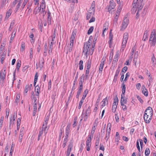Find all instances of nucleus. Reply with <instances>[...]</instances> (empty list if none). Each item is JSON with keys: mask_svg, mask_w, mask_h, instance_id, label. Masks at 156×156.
<instances>
[{"mask_svg": "<svg viewBox=\"0 0 156 156\" xmlns=\"http://www.w3.org/2000/svg\"><path fill=\"white\" fill-rule=\"evenodd\" d=\"M12 12V9H9L7 12L6 13V16L9 17L11 15Z\"/></svg>", "mask_w": 156, "mask_h": 156, "instance_id": "nucleus-42", "label": "nucleus"}, {"mask_svg": "<svg viewBox=\"0 0 156 156\" xmlns=\"http://www.w3.org/2000/svg\"><path fill=\"white\" fill-rule=\"evenodd\" d=\"M77 117H75L74 119V123L73 124V127H75L77 125Z\"/></svg>", "mask_w": 156, "mask_h": 156, "instance_id": "nucleus-40", "label": "nucleus"}, {"mask_svg": "<svg viewBox=\"0 0 156 156\" xmlns=\"http://www.w3.org/2000/svg\"><path fill=\"white\" fill-rule=\"evenodd\" d=\"M44 63V59L43 58H42L41 59H40L39 60V64L40 65V67H43Z\"/></svg>", "mask_w": 156, "mask_h": 156, "instance_id": "nucleus-22", "label": "nucleus"}, {"mask_svg": "<svg viewBox=\"0 0 156 156\" xmlns=\"http://www.w3.org/2000/svg\"><path fill=\"white\" fill-rule=\"evenodd\" d=\"M84 94L83 95L82 98L83 99H85L88 93V90L87 89L85 90L84 91Z\"/></svg>", "mask_w": 156, "mask_h": 156, "instance_id": "nucleus-36", "label": "nucleus"}, {"mask_svg": "<svg viewBox=\"0 0 156 156\" xmlns=\"http://www.w3.org/2000/svg\"><path fill=\"white\" fill-rule=\"evenodd\" d=\"M109 3L110 5H109L110 7V6L112 9H114L116 6V4L114 1L112 0Z\"/></svg>", "mask_w": 156, "mask_h": 156, "instance_id": "nucleus-19", "label": "nucleus"}, {"mask_svg": "<svg viewBox=\"0 0 156 156\" xmlns=\"http://www.w3.org/2000/svg\"><path fill=\"white\" fill-rule=\"evenodd\" d=\"M125 94H121V104H126L127 102V99L125 98Z\"/></svg>", "mask_w": 156, "mask_h": 156, "instance_id": "nucleus-9", "label": "nucleus"}, {"mask_svg": "<svg viewBox=\"0 0 156 156\" xmlns=\"http://www.w3.org/2000/svg\"><path fill=\"white\" fill-rule=\"evenodd\" d=\"M138 56V54H136V53L135 55V56H134V58L133 59V62H134V63L135 65H136V63L137 62Z\"/></svg>", "mask_w": 156, "mask_h": 156, "instance_id": "nucleus-37", "label": "nucleus"}, {"mask_svg": "<svg viewBox=\"0 0 156 156\" xmlns=\"http://www.w3.org/2000/svg\"><path fill=\"white\" fill-rule=\"evenodd\" d=\"M118 101H119V100H118V98L117 97V96H116L115 97V98L114 99L113 103H118Z\"/></svg>", "mask_w": 156, "mask_h": 156, "instance_id": "nucleus-56", "label": "nucleus"}, {"mask_svg": "<svg viewBox=\"0 0 156 156\" xmlns=\"http://www.w3.org/2000/svg\"><path fill=\"white\" fill-rule=\"evenodd\" d=\"M51 13L49 11H48V12L47 15H48V25H50L51 23V20L52 17L51 15Z\"/></svg>", "mask_w": 156, "mask_h": 156, "instance_id": "nucleus-11", "label": "nucleus"}, {"mask_svg": "<svg viewBox=\"0 0 156 156\" xmlns=\"http://www.w3.org/2000/svg\"><path fill=\"white\" fill-rule=\"evenodd\" d=\"M8 149H9V146H6L5 147V149L4 152L5 153V155H6V154H7L8 152Z\"/></svg>", "mask_w": 156, "mask_h": 156, "instance_id": "nucleus-60", "label": "nucleus"}, {"mask_svg": "<svg viewBox=\"0 0 156 156\" xmlns=\"http://www.w3.org/2000/svg\"><path fill=\"white\" fill-rule=\"evenodd\" d=\"M91 141L90 140H87L86 142V146L87 151H89L90 150V147L91 146Z\"/></svg>", "mask_w": 156, "mask_h": 156, "instance_id": "nucleus-10", "label": "nucleus"}, {"mask_svg": "<svg viewBox=\"0 0 156 156\" xmlns=\"http://www.w3.org/2000/svg\"><path fill=\"white\" fill-rule=\"evenodd\" d=\"M6 72L5 70H2L0 73V80L2 79L4 80L5 78Z\"/></svg>", "mask_w": 156, "mask_h": 156, "instance_id": "nucleus-7", "label": "nucleus"}, {"mask_svg": "<svg viewBox=\"0 0 156 156\" xmlns=\"http://www.w3.org/2000/svg\"><path fill=\"white\" fill-rule=\"evenodd\" d=\"M147 114L146 115L145 114L144 115V119L146 123H150L151 120L152 118V117L147 116Z\"/></svg>", "mask_w": 156, "mask_h": 156, "instance_id": "nucleus-8", "label": "nucleus"}, {"mask_svg": "<svg viewBox=\"0 0 156 156\" xmlns=\"http://www.w3.org/2000/svg\"><path fill=\"white\" fill-rule=\"evenodd\" d=\"M128 37V33H126L124 34V36L122 40V42L124 44L126 43Z\"/></svg>", "mask_w": 156, "mask_h": 156, "instance_id": "nucleus-13", "label": "nucleus"}, {"mask_svg": "<svg viewBox=\"0 0 156 156\" xmlns=\"http://www.w3.org/2000/svg\"><path fill=\"white\" fill-rule=\"evenodd\" d=\"M89 73V69H87L86 70V73L85 76H86V79H87L88 77V75Z\"/></svg>", "mask_w": 156, "mask_h": 156, "instance_id": "nucleus-48", "label": "nucleus"}, {"mask_svg": "<svg viewBox=\"0 0 156 156\" xmlns=\"http://www.w3.org/2000/svg\"><path fill=\"white\" fill-rule=\"evenodd\" d=\"M91 46L90 45H87V44H86V43H84L83 52H85V55H87L89 54V53L90 51Z\"/></svg>", "mask_w": 156, "mask_h": 156, "instance_id": "nucleus-2", "label": "nucleus"}, {"mask_svg": "<svg viewBox=\"0 0 156 156\" xmlns=\"http://www.w3.org/2000/svg\"><path fill=\"white\" fill-rule=\"evenodd\" d=\"M143 93L144 94L145 96H147L148 95V92L147 89L142 90Z\"/></svg>", "mask_w": 156, "mask_h": 156, "instance_id": "nucleus-32", "label": "nucleus"}, {"mask_svg": "<svg viewBox=\"0 0 156 156\" xmlns=\"http://www.w3.org/2000/svg\"><path fill=\"white\" fill-rule=\"evenodd\" d=\"M120 70L119 69H117L115 73V75L114 76V79H116L120 72Z\"/></svg>", "mask_w": 156, "mask_h": 156, "instance_id": "nucleus-44", "label": "nucleus"}, {"mask_svg": "<svg viewBox=\"0 0 156 156\" xmlns=\"http://www.w3.org/2000/svg\"><path fill=\"white\" fill-rule=\"evenodd\" d=\"M128 23L129 20L127 18V17H126L124 18L121 30H125L127 27Z\"/></svg>", "mask_w": 156, "mask_h": 156, "instance_id": "nucleus-3", "label": "nucleus"}, {"mask_svg": "<svg viewBox=\"0 0 156 156\" xmlns=\"http://www.w3.org/2000/svg\"><path fill=\"white\" fill-rule=\"evenodd\" d=\"M128 69V67L127 66H125L124 67L122 71V72L125 73Z\"/></svg>", "mask_w": 156, "mask_h": 156, "instance_id": "nucleus-57", "label": "nucleus"}, {"mask_svg": "<svg viewBox=\"0 0 156 156\" xmlns=\"http://www.w3.org/2000/svg\"><path fill=\"white\" fill-rule=\"evenodd\" d=\"M70 126L69 125L67 126L66 130V134H69L70 132Z\"/></svg>", "mask_w": 156, "mask_h": 156, "instance_id": "nucleus-38", "label": "nucleus"}, {"mask_svg": "<svg viewBox=\"0 0 156 156\" xmlns=\"http://www.w3.org/2000/svg\"><path fill=\"white\" fill-rule=\"evenodd\" d=\"M18 2V0H15L11 4V8H13V7H14Z\"/></svg>", "mask_w": 156, "mask_h": 156, "instance_id": "nucleus-45", "label": "nucleus"}, {"mask_svg": "<svg viewBox=\"0 0 156 156\" xmlns=\"http://www.w3.org/2000/svg\"><path fill=\"white\" fill-rule=\"evenodd\" d=\"M54 43V42H51V43L50 44H49L48 45L49 47V49L48 50V54L50 55L52 52L53 45Z\"/></svg>", "mask_w": 156, "mask_h": 156, "instance_id": "nucleus-14", "label": "nucleus"}, {"mask_svg": "<svg viewBox=\"0 0 156 156\" xmlns=\"http://www.w3.org/2000/svg\"><path fill=\"white\" fill-rule=\"evenodd\" d=\"M119 56V54L118 53H117L116 55H115L114 59L113 60V61L115 62H117L118 61Z\"/></svg>", "mask_w": 156, "mask_h": 156, "instance_id": "nucleus-28", "label": "nucleus"}, {"mask_svg": "<svg viewBox=\"0 0 156 156\" xmlns=\"http://www.w3.org/2000/svg\"><path fill=\"white\" fill-rule=\"evenodd\" d=\"M119 17V15H118V14H116L115 16V17L114 19V22H117Z\"/></svg>", "mask_w": 156, "mask_h": 156, "instance_id": "nucleus-55", "label": "nucleus"}, {"mask_svg": "<svg viewBox=\"0 0 156 156\" xmlns=\"http://www.w3.org/2000/svg\"><path fill=\"white\" fill-rule=\"evenodd\" d=\"M15 145L13 144H12L11 145V148L10 151V156H12V153L13 152V149Z\"/></svg>", "mask_w": 156, "mask_h": 156, "instance_id": "nucleus-33", "label": "nucleus"}, {"mask_svg": "<svg viewBox=\"0 0 156 156\" xmlns=\"http://www.w3.org/2000/svg\"><path fill=\"white\" fill-rule=\"evenodd\" d=\"M94 51V48H93L92 47L91 48H90V51H89V54H90V55H92L93 51Z\"/></svg>", "mask_w": 156, "mask_h": 156, "instance_id": "nucleus-58", "label": "nucleus"}, {"mask_svg": "<svg viewBox=\"0 0 156 156\" xmlns=\"http://www.w3.org/2000/svg\"><path fill=\"white\" fill-rule=\"evenodd\" d=\"M5 54L4 53V52H3L1 58V63L2 64L3 63V61L5 59Z\"/></svg>", "mask_w": 156, "mask_h": 156, "instance_id": "nucleus-29", "label": "nucleus"}, {"mask_svg": "<svg viewBox=\"0 0 156 156\" xmlns=\"http://www.w3.org/2000/svg\"><path fill=\"white\" fill-rule=\"evenodd\" d=\"M35 91L36 92L38 93V94H39L40 92V87L38 85L35 86Z\"/></svg>", "mask_w": 156, "mask_h": 156, "instance_id": "nucleus-39", "label": "nucleus"}, {"mask_svg": "<svg viewBox=\"0 0 156 156\" xmlns=\"http://www.w3.org/2000/svg\"><path fill=\"white\" fill-rule=\"evenodd\" d=\"M144 114L148 115L147 116L152 117L153 115V110L151 107H148L144 112Z\"/></svg>", "mask_w": 156, "mask_h": 156, "instance_id": "nucleus-4", "label": "nucleus"}, {"mask_svg": "<svg viewBox=\"0 0 156 156\" xmlns=\"http://www.w3.org/2000/svg\"><path fill=\"white\" fill-rule=\"evenodd\" d=\"M73 147V143L72 142H69V144L68 147V149H70L72 150Z\"/></svg>", "mask_w": 156, "mask_h": 156, "instance_id": "nucleus-51", "label": "nucleus"}, {"mask_svg": "<svg viewBox=\"0 0 156 156\" xmlns=\"http://www.w3.org/2000/svg\"><path fill=\"white\" fill-rule=\"evenodd\" d=\"M48 129H47V126H46L45 125V123L44 122V124L43 125L42 127V130L44 131V133L45 134V135L47 133V130H48Z\"/></svg>", "mask_w": 156, "mask_h": 156, "instance_id": "nucleus-18", "label": "nucleus"}, {"mask_svg": "<svg viewBox=\"0 0 156 156\" xmlns=\"http://www.w3.org/2000/svg\"><path fill=\"white\" fill-rule=\"evenodd\" d=\"M85 77L84 74H83L81 77L80 78V80L79 84H83V83L84 82Z\"/></svg>", "mask_w": 156, "mask_h": 156, "instance_id": "nucleus-16", "label": "nucleus"}, {"mask_svg": "<svg viewBox=\"0 0 156 156\" xmlns=\"http://www.w3.org/2000/svg\"><path fill=\"white\" fill-rule=\"evenodd\" d=\"M150 153L149 149L148 148H147L145 150V154L146 156H148Z\"/></svg>", "mask_w": 156, "mask_h": 156, "instance_id": "nucleus-30", "label": "nucleus"}, {"mask_svg": "<svg viewBox=\"0 0 156 156\" xmlns=\"http://www.w3.org/2000/svg\"><path fill=\"white\" fill-rule=\"evenodd\" d=\"M16 31L14 29L13 30L10 38V40H11V41H12L15 36Z\"/></svg>", "mask_w": 156, "mask_h": 156, "instance_id": "nucleus-26", "label": "nucleus"}, {"mask_svg": "<svg viewBox=\"0 0 156 156\" xmlns=\"http://www.w3.org/2000/svg\"><path fill=\"white\" fill-rule=\"evenodd\" d=\"M155 60V58L154 55L152 56L151 58V61L152 62V66L155 67L156 63L154 62V61Z\"/></svg>", "mask_w": 156, "mask_h": 156, "instance_id": "nucleus-43", "label": "nucleus"}, {"mask_svg": "<svg viewBox=\"0 0 156 156\" xmlns=\"http://www.w3.org/2000/svg\"><path fill=\"white\" fill-rule=\"evenodd\" d=\"M87 69H90L91 67V60L89 59L87 62Z\"/></svg>", "mask_w": 156, "mask_h": 156, "instance_id": "nucleus-23", "label": "nucleus"}, {"mask_svg": "<svg viewBox=\"0 0 156 156\" xmlns=\"http://www.w3.org/2000/svg\"><path fill=\"white\" fill-rule=\"evenodd\" d=\"M133 7L131 11L132 12H133V11H134V12H133V13H134L136 12L137 9V11H139L140 10H141L142 9L143 7V5H142L141 3H138V4L137 5V2H136V3H133Z\"/></svg>", "mask_w": 156, "mask_h": 156, "instance_id": "nucleus-1", "label": "nucleus"}, {"mask_svg": "<svg viewBox=\"0 0 156 156\" xmlns=\"http://www.w3.org/2000/svg\"><path fill=\"white\" fill-rule=\"evenodd\" d=\"M83 61L82 60H80L79 62V69L80 70H83Z\"/></svg>", "mask_w": 156, "mask_h": 156, "instance_id": "nucleus-25", "label": "nucleus"}, {"mask_svg": "<svg viewBox=\"0 0 156 156\" xmlns=\"http://www.w3.org/2000/svg\"><path fill=\"white\" fill-rule=\"evenodd\" d=\"M139 140L140 142V144L141 149L142 150V148H143V141L142 139H140Z\"/></svg>", "mask_w": 156, "mask_h": 156, "instance_id": "nucleus-54", "label": "nucleus"}, {"mask_svg": "<svg viewBox=\"0 0 156 156\" xmlns=\"http://www.w3.org/2000/svg\"><path fill=\"white\" fill-rule=\"evenodd\" d=\"M14 25V23L13 22H12L10 25V27L9 28V30L10 31H11L13 28V26Z\"/></svg>", "mask_w": 156, "mask_h": 156, "instance_id": "nucleus-50", "label": "nucleus"}, {"mask_svg": "<svg viewBox=\"0 0 156 156\" xmlns=\"http://www.w3.org/2000/svg\"><path fill=\"white\" fill-rule=\"evenodd\" d=\"M78 72H77L76 74V76L75 77L74 80V83H76L77 81L78 78Z\"/></svg>", "mask_w": 156, "mask_h": 156, "instance_id": "nucleus-59", "label": "nucleus"}, {"mask_svg": "<svg viewBox=\"0 0 156 156\" xmlns=\"http://www.w3.org/2000/svg\"><path fill=\"white\" fill-rule=\"evenodd\" d=\"M150 43L153 46H155L156 43V37H154L151 39H150Z\"/></svg>", "mask_w": 156, "mask_h": 156, "instance_id": "nucleus-12", "label": "nucleus"}, {"mask_svg": "<svg viewBox=\"0 0 156 156\" xmlns=\"http://www.w3.org/2000/svg\"><path fill=\"white\" fill-rule=\"evenodd\" d=\"M98 37V34L96 33L94 35V40L93 41V44H92V47L93 48H94L95 46V44L96 43V41L97 40V38Z\"/></svg>", "mask_w": 156, "mask_h": 156, "instance_id": "nucleus-20", "label": "nucleus"}, {"mask_svg": "<svg viewBox=\"0 0 156 156\" xmlns=\"http://www.w3.org/2000/svg\"><path fill=\"white\" fill-rule=\"evenodd\" d=\"M126 43L124 44L123 42H122V45L121 46V48L120 50L121 51L123 52L124 49L125 48Z\"/></svg>", "mask_w": 156, "mask_h": 156, "instance_id": "nucleus-35", "label": "nucleus"}, {"mask_svg": "<svg viewBox=\"0 0 156 156\" xmlns=\"http://www.w3.org/2000/svg\"><path fill=\"white\" fill-rule=\"evenodd\" d=\"M105 9L108 10V12L110 13H112L111 10L114 9H112L111 7L109 5H108L106 7Z\"/></svg>", "mask_w": 156, "mask_h": 156, "instance_id": "nucleus-47", "label": "nucleus"}, {"mask_svg": "<svg viewBox=\"0 0 156 156\" xmlns=\"http://www.w3.org/2000/svg\"><path fill=\"white\" fill-rule=\"evenodd\" d=\"M152 32L154 34V37H156V30L155 29H153L152 31Z\"/></svg>", "mask_w": 156, "mask_h": 156, "instance_id": "nucleus-64", "label": "nucleus"}, {"mask_svg": "<svg viewBox=\"0 0 156 156\" xmlns=\"http://www.w3.org/2000/svg\"><path fill=\"white\" fill-rule=\"evenodd\" d=\"M24 135V133H20L19 136V141L20 142H21L22 140L23 136Z\"/></svg>", "mask_w": 156, "mask_h": 156, "instance_id": "nucleus-46", "label": "nucleus"}, {"mask_svg": "<svg viewBox=\"0 0 156 156\" xmlns=\"http://www.w3.org/2000/svg\"><path fill=\"white\" fill-rule=\"evenodd\" d=\"M102 102H103L102 106H105L106 105H108V100L107 97H106L105 99H104Z\"/></svg>", "mask_w": 156, "mask_h": 156, "instance_id": "nucleus-21", "label": "nucleus"}, {"mask_svg": "<svg viewBox=\"0 0 156 156\" xmlns=\"http://www.w3.org/2000/svg\"><path fill=\"white\" fill-rule=\"evenodd\" d=\"M38 75L37 72L36 74L34 77V86H35V85L36 84L37 82V80H38Z\"/></svg>", "mask_w": 156, "mask_h": 156, "instance_id": "nucleus-24", "label": "nucleus"}, {"mask_svg": "<svg viewBox=\"0 0 156 156\" xmlns=\"http://www.w3.org/2000/svg\"><path fill=\"white\" fill-rule=\"evenodd\" d=\"M91 112V110H90V106H89L88 108H87L86 110L85 113H89L90 114V113Z\"/></svg>", "mask_w": 156, "mask_h": 156, "instance_id": "nucleus-53", "label": "nucleus"}, {"mask_svg": "<svg viewBox=\"0 0 156 156\" xmlns=\"http://www.w3.org/2000/svg\"><path fill=\"white\" fill-rule=\"evenodd\" d=\"M137 98L138 99V100L140 101V102L142 104L143 102V100L139 96H138L137 97Z\"/></svg>", "mask_w": 156, "mask_h": 156, "instance_id": "nucleus-63", "label": "nucleus"}, {"mask_svg": "<svg viewBox=\"0 0 156 156\" xmlns=\"http://www.w3.org/2000/svg\"><path fill=\"white\" fill-rule=\"evenodd\" d=\"M111 127V124L110 123H108V127L107 129V133L105 138V139H107L108 140L109 138L110 133Z\"/></svg>", "mask_w": 156, "mask_h": 156, "instance_id": "nucleus-5", "label": "nucleus"}, {"mask_svg": "<svg viewBox=\"0 0 156 156\" xmlns=\"http://www.w3.org/2000/svg\"><path fill=\"white\" fill-rule=\"evenodd\" d=\"M91 16V13H88L86 16L87 20H88L90 17Z\"/></svg>", "mask_w": 156, "mask_h": 156, "instance_id": "nucleus-62", "label": "nucleus"}, {"mask_svg": "<svg viewBox=\"0 0 156 156\" xmlns=\"http://www.w3.org/2000/svg\"><path fill=\"white\" fill-rule=\"evenodd\" d=\"M99 141H100V138L98 137L96 140V142L95 143V147L97 148L98 147V146L99 144Z\"/></svg>", "mask_w": 156, "mask_h": 156, "instance_id": "nucleus-41", "label": "nucleus"}, {"mask_svg": "<svg viewBox=\"0 0 156 156\" xmlns=\"http://www.w3.org/2000/svg\"><path fill=\"white\" fill-rule=\"evenodd\" d=\"M7 0H2V3L1 6V8H3L6 4V2ZM7 2H8V0H7Z\"/></svg>", "mask_w": 156, "mask_h": 156, "instance_id": "nucleus-31", "label": "nucleus"}, {"mask_svg": "<svg viewBox=\"0 0 156 156\" xmlns=\"http://www.w3.org/2000/svg\"><path fill=\"white\" fill-rule=\"evenodd\" d=\"M94 27L93 26L91 27L88 31L87 34H90L93 31Z\"/></svg>", "mask_w": 156, "mask_h": 156, "instance_id": "nucleus-34", "label": "nucleus"}, {"mask_svg": "<svg viewBox=\"0 0 156 156\" xmlns=\"http://www.w3.org/2000/svg\"><path fill=\"white\" fill-rule=\"evenodd\" d=\"M28 0H24V2H23V5L22 6V7L23 9L25 6L27 2H28Z\"/></svg>", "mask_w": 156, "mask_h": 156, "instance_id": "nucleus-61", "label": "nucleus"}, {"mask_svg": "<svg viewBox=\"0 0 156 156\" xmlns=\"http://www.w3.org/2000/svg\"><path fill=\"white\" fill-rule=\"evenodd\" d=\"M122 93L121 94H125L126 90V84L124 82L122 83Z\"/></svg>", "mask_w": 156, "mask_h": 156, "instance_id": "nucleus-15", "label": "nucleus"}, {"mask_svg": "<svg viewBox=\"0 0 156 156\" xmlns=\"http://www.w3.org/2000/svg\"><path fill=\"white\" fill-rule=\"evenodd\" d=\"M105 61V58H103L102 59V62H101V63L100 64L99 68V73H101Z\"/></svg>", "mask_w": 156, "mask_h": 156, "instance_id": "nucleus-6", "label": "nucleus"}, {"mask_svg": "<svg viewBox=\"0 0 156 156\" xmlns=\"http://www.w3.org/2000/svg\"><path fill=\"white\" fill-rule=\"evenodd\" d=\"M136 146L139 152H140V147L139 146V142L138 141V140H137V142H136Z\"/></svg>", "mask_w": 156, "mask_h": 156, "instance_id": "nucleus-49", "label": "nucleus"}, {"mask_svg": "<svg viewBox=\"0 0 156 156\" xmlns=\"http://www.w3.org/2000/svg\"><path fill=\"white\" fill-rule=\"evenodd\" d=\"M148 31L147 30H145L144 32V35L143 38V40L144 41H145L146 39H147L148 38Z\"/></svg>", "mask_w": 156, "mask_h": 156, "instance_id": "nucleus-17", "label": "nucleus"}, {"mask_svg": "<svg viewBox=\"0 0 156 156\" xmlns=\"http://www.w3.org/2000/svg\"><path fill=\"white\" fill-rule=\"evenodd\" d=\"M21 65V61L20 60L18 61L17 63L16 66V68L17 69L18 71L19 70L20 68V67Z\"/></svg>", "mask_w": 156, "mask_h": 156, "instance_id": "nucleus-27", "label": "nucleus"}, {"mask_svg": "<svg viewBox=\"0 0 156 156\" xmlns=\"http://www.w3.org/2000/svg\"><path fill=\"white\" fill-rule=\"evenodd\" d=\"M121 105L122 106V108L124 111H125L127 109L126 106L124 105V104H121Z\"/></svg>", "mask_w": 156, "mask_h": 156, "instance_id": "nucleus-52", "label": "nucleus"}]
</instances>
